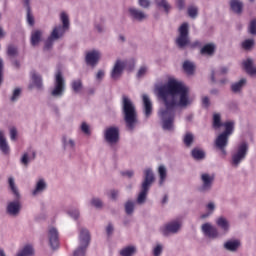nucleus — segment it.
<instances>
[{"mask_svg":"<svg viewBox=\"0 0 256 256\" xmlns=\"http://www.w3.org/2000/svg\"><path fill=\"white\" fill-rule=\"evenodd\" d=\"M158 95L164 101L165 108L160 109L158 115L165 131L173 130L175 109L189 105V89L175 79L158 88Z\"/></svg>","mask_w":256,"mask_h":256,"instance_id":"f257e3e1","label":"nucleus"},{"mask_svg":"<svg viewBox=\"0 0 256 256\" xmlns=\"http://www.w3.org/2000/svg\"><path fill=\"white\" fill-rule=\"evenodd\" d=\"M122 113L126 127L130 131H133L135 129V125H137V110L135 109L133 101L125 95L122 96Z\"/></svg>","mask_w":256,"mask_h":256,"instance_id":"f03ea898","label":"nucleus"},{"mask_svg":"<svg viewBox=\"0 0 256 256\" xmlns=\"http://www.w3.org/2000/svg\"><path fill=\"white\" fill-rule=\"evenodd\" d=\"M61 21L63 26H56L50 37L46 40L44 49H50L53 47V41H57V39H61L65 35V32L69 30V16L65 13H61Z\"/></svg>","mask_w":256,"mask_h":256,"instance_id":"7ed1b4c3","label":"nucleus"},{"mask_svg":"<svg viewBox=\"0 0 256 256\" xmlns=\"http://www.w3.org/2000/svg\"><path fill=\"white\" fill-rule=\"evenodd\" d=\"M155 181V175L153 174V170L146 169L144 171V181L142 182L141 192L138 195V203H145V199H147V194L149 193V188L153 185Z\"/></svg>","mask_w":256,"mask_h":256,"instance_id":"20e7f679","label":"nucleus"},{"mask_svg":"<svg viewBox=\"0 0 256 256\" xmlns=\"http://www.w3.org/2000/svg\"><path fill=\"white\" fill-rule=\"evenodd\" d=\"M80 246L78 249L74 251V256H85L87 251V247H89V243L91 241V234H89V230L82 228L80 230Z\"/></svg>","mask_w":256,"mask_h":256,"instance_id":"39448f33","label":"nucleus"},{"mask_svg":"<svg viewBox=\"0 0 256 256\" xmlns=\"http://www.w3.org/2000/svg\"><path fill=\"white\" fill-rule=\"evenodd\" d=\"M65 93V78L61 70H58L55 74L54 88L51 91L52 97H63Z\"/></svg>","mask_w":256,"mask_h":256,"instance_id":"423d86ee","label":"nucleus"},{"mask_svg":"<svg viewBox=\"0 0 256 256\" xmlns=\"http://www.w3.org/2000/svg\"><path fill=\"white\" fill-rule=\"evenodd\" d=\"M179 36L176 39V44L180 49H183L184 47H187L189 45V24L183 23L179 27Z\"/></svg>","mask_w":256,"mask_h":256,"instance_id":"0eeeda50","label":"nucleus"},{"mask_svg":"<svg viewBox=\"0 0 256 256\" xmlns=\"http://www.w3.org/2000/svg\"><path fill=\"white\" fill-rule=\"evenodd\" d=\"M247 151H249V146L246 142H242L237 149V152L232 155V165L237 167L245 157H247Z\"/></svg>","mask_w":256,"mask_h":256,"instance_id":"6e6552de","label":"nucleus"},{"mask_svg":"<svg viewBox=\"0 0 256 256\" xmlns=\"http://www.w3.org/2000/svg\"><path fill=\"white\" fill-rule=\"evenodd\" d=\"M104 139L107 143L115 144L119 141V128L108 127L104 132Z\"/></svg>","mask_w":256,"mask_h":256,"instance_id":"1a4fd4ad","label":"nucleus"},{"mask_svg":"<svg viewBox=\"0 0 256 256\" xmlns=\"http://www.w3.org/2000/svg\"><path fill=\"white\" fill-rule=\"evenodd\" d=\"M229 145V136H226L225 134H220L215 140V147L219 151H221L222 157H225L227 155V150L225 148Z\"/></svg>","mask_w":256,"mask_h":256,"instance_id":"9d476101","label":"nucleus"},{"mask_svg":"<svg viewBox=\"0 0 256 256\" xmlns=\"http://www.w3.org/2000/svg\"><path fill=\"white\" fill-rule=\"evenodd\" d=\"M181 229V222L179 221H173L168 224H166L163 228H161V233L167 237L169 233H177Z\"/></svg>","mask_w":256,"mask_h":256,"instance_id":"9b49d317","label":"nucleus"},{"mask_svg":"<svg viewBox=\"0 0 256 256\" xmlns=\"http://www.w3.org/2000/svg\"><path fill=\"white\" fill-rule=\"evenodd\" d=\"M125 65L127 64L124 61H121V60L116 61L111 72V77L114 80H117L119 79V77H121V75L123 74V69H125Z\"/></svg>","mask_w":256,"mask_h":256,"instance_id":"f8f14e48","label":"nucleus"},{"mask_svg":"<svg viewBox=\"0 0 256 256\" xmlns=\"http://www.w3.org/2000/svg\"><path fill=\"white\" fill-rule=\"evenodd\" d=\"M48 237L50 247H52V249H57V247H59V232H57V229L50 228L48 232Z\"/></svg>","mask_w":256,"mask_h":256,"instance_id":"ddd939ff","label":"nucleus"},{"mask_svg":"<svg viewBox=\"0 0 256 256\" xmlns=\"http://www.w3.org/2000/svg\"><path fill=\"white\" fill-rule=\"evenodd\" d=\"M101 58V54L97 50L90 51L86 54V63L87 65L95 66L99 63V59Z\"/></svg>","mask_w":256,"mask_h":256,"instance_id":"4468645a","label":"nucleus"},{"mask_svg":"<svg viewBox=\"0 0 256 256\" xmlns=\"http://www.w3.org/2000/svg\"><path fill=\"white\" fill-rule=\"evenodd\" d=\"M202 231L207 235V237H210L211 239H215L219 236V232L217 231V228L213 227L209 223H205L202 225Z\"/></svg>","mask_w":256,"mask_h":256,"instance_id":"2eb2a0df","label":"nucleus"},{"mask_svg":"<svg viewBox=\"0 0 256 256\" xmlns=\"http://www.w3.org/2000/svg\"><path fill=\"white\" fill-rule=\"evenodd\" d=\"M201 179L203 182L201 191H209V189H211V185H213V181H215V176H211L209 174H202Z\"/></svg>","mask_w":256,"mask_h":256,"instance_id":"dca6fc26","label":"nucleus"},{"mask_svg":"<svg viewBox=\"0 0 256 256\" xmlns=\"http://www.w3.org/2000/svg\"><path fill=\"white\" fill-rule=\"evenodd\" d=\"M143 104H144V113L146 117H151V113H153V104L151 103V99L146 94L142 95Z\"/></svg>","mask_w":256,"mask_h":256,"instance_id":"f3484780","label":"nucleus"},{"mask_svg":"<svg viewBox=\"0 0 256 256\" xmlns=\"http://www.w3.org/2000/svg\"><path fill=\"white\" fill-rule=\"evenodd\" d=\"M19 211H21V204L19 201L10 202L7 206V213L9 215H19Z\"/></svg>","mask_w":256,"mask_h":256,"instance_id":"a211bd4d","label":"nucleus"},{"mask_svg":"<svg viewBox=\"0 0 256 256\" xmlns=\"http://www.w3.org/2000/svg\"><path fill=\"white\" fill-rule=\"evenodd\" d=\"M243 67L248 73V75L255 76L256 75V67L253 66V60L247 59L243 62Z\"/></svg>","mask_w":256,"mask_h":256,"instance_id":"6ab92c4d","label":"nucleus"},{"mask_svg":"<svg viewBox=\"0 0 256 256\" xmlns=\"http://www.w3.org/2000/svg\"><path fill=\"white\" fill-rule=\"evenodd\" d=\"M129 13L133 19H136V21H143V19H147V15H145V13L135 8H130Z\"/></svg>","mask_w":256,"mask_h":256,"instance_id":"aec40b11","label":"nucleus"},{"mask_svg":"<svg viewBox=\"0 0 256 256\" xmlns=\"http://www.w3.org/2000/svg\"><path fill=\"white\" fill-rule=\"evenodd\" d=\"M201 55H208V57H212L215 54V46L214 44H206L200 50Z\"/></svg>","mask_w":256,"mask_h":256,"instance_id":"412c9836","label":"nucleus"},{"mask_svg":"<svg viewBox=\"0 0 256 256\" xmlns=\"http://www.w3.org/2000/svg\"><path fill=\"white\" fill-rule=\"evenodd\" d=\"M0 150L4 155L9 154V144H7V139H5V135L2 131H0Z\"/></svg>","mask_w":256,"mask_h":256,"instance_id":"4be33fe9","label":"nucleus"},{"mask_svg":"<svg viewBox=\"0 0 256 256\" xmlns=\"http://www.w3.org/2000/svg\"><path fill=\"white\" fill-rule=\"evenodd\" d=\"M43 35V33L41 32V30H35L32 32L31 34V45L33 47L39 45V42L41 41V36Z\"/></svg>","mask_w":256,"mask_h":256,"instance_id":"5701e85b","label":"nucleus"},{"mask_svg":"<svg viewBox=\"0 0 256 256\" xmlns=\"http://www.w3.org/2000/svg\"><path fill=\"white\" fill-rule=\"evenodd\" d=\"M31 79L37 89H43V80L35 71L31 72Z\"/></svg>","mask_w":256,"mask_h":256,"instance_id":"b1692460","label":"nucleus"},{"mask_svg":"<svg viewBox=\"0 0 256 256\" xmlns=\"http://www.w3.org/2000/svg\"><path fill=\"white\" fill-rule=\"evenodd\" d=\"M230 7L234 13H241L243 11V3L239 0H231Z\"/></svg>","mask_w":256,"mask_h":256,"instance_id":"393cba45","label":"nucleus"},{"mask_svg":"<svg viewBox=\"0 0 256 256\" xmlns=\"http://www.w3.org/2000/svg\"><path fill=\"white\" fill-rule=\"evenodd\" d=\"M239 245H241V243L239 242V240H234V241H228L224 244L225 249H227L228 251H237V249H239Z\"/></svg>","mask_w":256,"mask_h":256,"instance_id":"a878e982","label":"nucleus"},{"mask_svg":"<svg viewBox=\"0 0 256 256\" xmlns=\"http://www.w3.org/2000/svg\"><path fill=\"white\" fill-rule=\"evenodd\" d=\"M183 70L185 73H187V75H193V73H195V64L190 61H185L183 63Z\"/></svg>","mask_w":256,"mask_h":256,"instance_id":"bb28decb","label":"nucleus"},{"mask_svg":"<svg viewBox=\"0 0 256 256\" xmlns=\"http://www.w3.org/2000/svg\"><path fill=\"white\" fill-rule=\"evenodd\" d=\"M71 89L74 93H80L83 89V81H81V79L73 80L71 82Z\"/></svg>","mask_w":256,"mask_h":256,"instance_id":"cd10ccee","label":"nucleus"},{"mask_svg":"<svg viewBox=\"0 0 256 256\" xmlns=\"http://www.w3.org/2000/svg\"><path fill=\"white\" fill-rule=\"evenodd\" d=\"M193 159L197 161H201V159H205V152L201 149L194 148L191 152Z\"/></svg>","mask_w":256,"mask_h":256,"instance_id":"c85d7f7f","label":"nucleus"},{"mask_svg":"<svg viewBox=\"0 0 256 256\" xmlns=\"http://www.w3.org/2000/svg\"><path fill=\"white\" fill-rule=\"evenodd\" d=\"M245 83H247V80L242 78L239 82L232 84L231 89L233 93H239V90L243 88V85H245Z\"/></svg>","mask_w":256,"mask_h":256,"instance_id":"c756f323","label":"nucleus"},{"mask_svg":"<svg viewBox=\"0 0 256 256\" xmlns=\"http://www.w3.org/2000/svg\"><path fill=\"white\" fill-rule=\"evenodd\" d=\"M223 126L225 127V131L222 133V135H226V137H229V135H231L233 133L235 123L226 122L223 124Z\"/></svg>","mask_w":256,"mask_h":256,"instance_id":"7c9ffc66","label":"nucleus"},{"mask_svg":"<svg viewBox=\"0 0 256 256\" xmlns=\"http://www.w3.org/2000/svg\"><path fill=\"white\" fill-rule=\"evenodd\" d=\"M158 173L160 176V185H163L165 183V179H167V168L165 166H159Z\"/></svg>","mask_w":256,"mask_h":256,"instance_id":"2f4dec72","label":"nucleus"},{"mask_svg":"<svg viewBox=\"0 0 256 256\" xmlns=\"http://www.w3.org/2000/svg\"><path fill=\"white\" fill-rule=\"evenodd\" d=\"M45 187H47V184H45V181L43 179L39 180L32 194L37 195V193H41V191H44Z\"/></svg>","mask_w":256,"mask_h":256,"instance_id":"473e14b6","label":"nucleus"},{"mask_svg":"<svg viewBox=\"0 0 256 256\" xmlns=\"http://www.w3.org/2000/svg\"><path fill=\"white\" fill-rule=\"evenodd\" d=\"M8 183H9V187H10L12 193L15 195L16 199H19V190L15 186V180L12 177H10L8 179Z\"/></svg>","mask_w":256,"mask_h":256,"instance_id":"72a5a7b5","label":"nucleus"},{"mask_svg":"<svg viewBox=\"0 0 256 256\" xmlns=\"http://www.w3.org/2000/svg\"><path fill=\"white\" fill-rule=\"evenodd\" d=\"M136 249L135 246H128L120 251L121 256H132L134 255Z\"/></svg>","mask_w":256,"mask_h":256,"instance_id":"f704fd0d","label":"nucleus"},{"mask_svg":"<svg viewBox=\"0 0 256 256\" xmlns=\"http://www.w3.org/2000/svg\"><path fill=\"white\" fill-rule=\"evenodd\" d=\"M218 227H221L223 231H229V222L223 217L218 218L217 220Z\"/></svg>","mask_w":256,"mask_h":256,"instance_id":"c9c22d12","label":"nucleus"},{"mask_svg":"<svg viewBox=\"0 0 256 256\" xmlns=\"http://www.w3.org/2000/svg\"><path fill=\"white\" fill-rule=\"evenodd\" d=\"M194 139L195 138L193 134H191V132H187L183 139L184 145H186L187 147H190L191 145H193Z\"/></svg>","mask_w":256,"mask_h":256,"instance_id":"e433bc0d","label":"nucleus"},{"mask_svg":"<svg viewBox=\"0 0 256 256\" xmlns=\"http://www.w3.org/2000/svg\"><path fill=\"white\" fill-rule=\"evenodd\" d=\"M222 123H221V115L220 114H214L213 115V127L215 129H219V127H222Z\"/></svg>","mask_w":256,"mask_h":256,"instance_id":"4c0bfd02","label":"nucleus"},{"mask_svg":"<svg viewBox=\"0 0 256 256\" xmlns=\"http://www.w3.org/2000/svg\"><path fill=\"white\" fill-rule=\"evenodd\" d=\"M35 151L32 152V157L29 158V154L28 153H24V155L21 158V164L22 165H29V159H35Z\"/></svg>","mask_w":256,"mask_h":256,"instance_id":"58836bf2","label":"nucleus"},{"mask_svg":"<svg viewBox=\"0 0 256 256\" xmlns=\"http://www.w3.org/2000/svg\"><path fill=\"white\" fill-rule=\"evenodd\" d=\"M18 50H17V47L14 46V45H9L8 48H7V55L9 57H16V55H18Z\"/></svg>","mask_w":256,"mask_h":256,"instance_id":"ea45409f","label":"nucleus"},{"mask_svg":"<svg viewBox=\"0 0 256 256\" xmlns=\"http://www.w3.org/2000/svg\"><path fill=\"white\" fill-rule=\"evenodd\" d=\"M27 22L28 24L33 27L35 25V18L33 17V14L31 13V7H27Z\"/></svg>","mask_w":256,"mask_h":256,"instance_id":"a19ab883","label":"nucleus"},{"mask_svg":"<svg viewBox=\"0 0 256 256\" xmlns=\"http://www.w3.org/2000/svg\"><path fill=\"white\" fill-rule=\"evenodd\" d=\"M135 209V203L128 201L125 204V212L127 213V215H131V213H133Z\"/></svg>","mask_w":256,"mask_h":256,"instance_id":"79ce46f5","label":"nucleus"},{"mask_svg":"<svg viewBox=\"0 0 256 256\" xmlns=\"http://www.w3.org/2000/svg\"><path fill=\"white\" fill-rule=\"evenodd\" d=\"M198 13H199V10L197 9V7H195V6L188 7V15L192 19H195V17H197Z\"/></svg>","mask_w":256,"mask_h":256,"instance_id":"37998d69","label":"nucleus"},{"mask_svg":"<svg viewBox=\"0 0 256 256\" xmlns=\"http://www.w3.org/2000/svg\"><path fill=\"white\" fill-rule=\"evenodd\" d=\"M255 45V41L253 39H247L242 43L243 49L249 50L251 47Z\"/></svg>","mask_w":256,"mask_h":256,"instance_id":"c03bdc74","label":"nucleus"},{"mask_svg":"<svg viewBox=\"0 0 256 256\" xmlns=\"http://www.w3.org/2000/svg\"><path fill=\"white\" fill-rule=\"evenodd\" d=\"M157 5L158 7H163L166 13H169V9H171V6L167 2V0H161L160 2H157Z\"/></svg>","mask_w":256,"mask_h":256,"instance_id":"a18cd8bd","label":"nucleus"},{"mask_svg":"<svg viewBox=\"0 0 256 256\" xmlns=\"http://www.w3.org/2000/svg\"><path fill=\"white\" fill-rule=\"evenodd\" d=\"M91 205L96 207V209H101L103 207V202L99 198H93L91 201Z\"/></svg>","mask_w":256,"mask_h":256,"instance_id":"49530a36","label":"nucleus"},{"mask_svg":"<svg viewBox=\"0 0 256 256\" xmlns=\"http://www.w3.org/2000/svg\"><path fill=\"white\" fill-rule=\"evenodd\" d=\"M249 33L251 35H256V19L251 20L249 26Z\"/></svg>","mask_w":256,"mask_h":256,"instance_id":"de8ad7c7","label":"nucleus"},{"mask_svg":"<svg viewBox=\"0 0 256 256\" xmlns=\"http://www.w3.org/2000/svg\"><path fill=\"white\" fill-rule=\"evenodd\" d=\"M81 131L82 133H85V135H91V130L89 129V125L87 123L83 122L81 125Z\"/></svg>","mask_w":256,"mask_h":256,"instance_id":"09e8293b","label":"nucleus"},{"mask_svg":"<svg viewBox=\"0 0 256 256\" xmlns=\"http://www.w3.org/2000/svg\"><path fill=\"white\" fill-rule=\"evenodd\" d=\"M146 73H147V67L142 66V67H140V69L138 70L137 77H138V78H141V77H143Z\"/></svg>","mask_w":256,"mask_h":256,"instance_id":"8fccbe9b","label":"nucleus"},{"mask_svg":"<svg viewBox=\"0 0 256 256\" xmlns=\"http://www.w3.org/2000/svg\"><path fill=\"white\" fill-rule=\"evenodd\" d=\"M19 95H21V89L16 88L13 92V95L11 97V101H16L17 98L19 97Z\"/></svg>","mask_w":256,"mask_h":256,"instance_id":"3c124183","label":"nucleus"},{"mask_svg":"<svg viewBox=\"0 0 256 256\" xmlns=\"http://www.w3.org/2000/svg\"><path fill=\"white\" fill-rule=\"evenodd\" d=\"M161 253H163V247L161 245H157L154 248V256H159Z\"/></svg>","mask_w":256,"mask_h":256,"instance_id":"603ef678","label":"nucleus"},{"mask_svg":"<svg viewBox=\"0 0 256 256\" xmlns=\"http://www.w3.org/2000/svg\"><path fill=\"white\" fill-rule=\"evenodd\" d=\"M10 137H11L12 141H15V139H17V129L16 128L10 129Z\"/></svg>","mask_w":256,"mask_h":256,"instance_id":"864d4df0","label":"nucleus"},{"mask_svg":"<svg viewBox=\"0 0 256 256\" xmlns=\"http://www.w3.org/2000/svg\"><path fill=\"white\" fill-rule=\"evenodd\" d=\"M151 3L149 0H139L140 7H144V9H147Z\"/></svg>","mask_w":256,"mask_h":256,"instance_id":"5fc2aeb1","label":"nucleus"},{"mask_svg":"<svg viewBox=\"0 0 256 256\" xmlns=\"http://www.w3.org/2000/svg\"><path fill=\"white\" fill-rule=\"evenodd\" d=\"M70 217L73 219H79V210H74L72 212H69Z\"/></svg>","mask_w":256,"mask_h":256,"instance_id":"6e6d98bb","label":"nucleus"},{"mask_svg":"<svg viewBox=\"0 0 256 256\" xmlns=\"http://www.w3.org/2000/svg\"><path fill=\"white\" fill-rule=\"evenodd\" d=\"M119 196V192L117 190H111L110 192V198L115 200Z\"/></svg>","mask_w":256,"mask_h":256,"instance_id":"4d7b16f0","label":"nucleus"},{"mask_svg":"<svg viewBox=\"0 0 256 256\" xmlns=\"http://www.w3.org/2000/svg\"><path fill=\"white\" fill-rule=\"evenodd\" d=\"M3 83V60L0 59V85Z\"/></svg>","mask_w":256,"mask_h":256,"instance_id":"13d9d810","label":"nucleus"},{"mask_svg":"<svg viewBox=\"0 0 256 256\" xmlns=\"http://www.w3.org/2000/svg\"><path fill=\"white\" fill-rule=\"evenodd\" d=\"M202 105H204V107H209L210 105L209 97L205 96L202 98Z\"/></svg>","mask_w":256,"mask_h":256,"instance_id":"bf43d9fd","label":"nucleus"},{"mask_svg":"<svg viewBox=\"0 0 256 256\" xmlns=\"http://www.w3.org/2000/svg\"><path fill=\"white\" fill-rule=\"evenodd\" d=\"M106 233L108 236L113 234V224H108L106 228Z\"/></svg>","mask_w":256,"mask_h":256,"instance_id":"052dcab7","label":"nucleus"},{"mask_svg":"<svg viewBox=\"0 0 256 256\" xmlns=\"http://www.w3.org/2000/svg\"><path fill=\"white\" fill-rule=\"evenodd\" d=\"M105 77V72L103 70H99L96 74V79H103Z\"/></svg>","mask_w":256,"mask_h":256,"instance_id":"680f3d73","label":"nucleus"},{"mask_svg":"<svg viewBox=\"0 0 256 256\" xmlns=\"http://www.w3.org/2000/svg\"><path fill=\"white\" fill-rule=\"evenodd\" d=\"M177 7H178V9H183L185 7V1L184 0H178L177 1Z\"/></svg>","mask_w":256,"mask_h":256,"instance_id":"e2e57ef3","label":"nucleus"},{"mask_svg":"<svg viewBox=\"0 0 256 256\" xmlns=\"http://www.w3.org/2000/svg\"><path fill=\"white\" fill-rule=\"evenodd\" d=\"M190 47H191L192 49H195V47H201V42L195 41L194 43H192V44L190 45Z\"/></svg>","mask_w":256,"mask_h":256,"instance_id":"0e129e2a","label":"nucleus"},{"mask_svg":"<svg viewBox=\"0 0 256 256\" xmlns=\"http://www.w3.org/2000/svg\"><path fill=\"white\" fill-rule=\"evenodd\" d=\"M207 209H208L209 211H213V210L215 209V204H213V202L208 203Z\"/></svg>","mask_w":256,"mask_h":256,"instance_id":"69168bd1","label":"nucleus"},{"mask_svg":"<svg viewBox=\"0 0 256 256\" xmlns=\"http://www.w3.org/2000/svg\"><path fill=\"white\" fill-rule=\"evenodd\" d=\"M122 175H126L127 177H133V171H126V172H123Z\"/></svg>","mask_w":256,"mask_h":256,"instance_id":"338daca9","label":"nucleus"},{"mask_svg":"<svg viewBox=\"0 0 256 256\" xmlns=\"http://www.w3.org/2000/svg\"><path fill=\"white\" fill-rule=\"evenodd\" d=\"M227 71H229V69H227V67H222V68L220 69L221 75H225V74L227 73Z\"/></svg>","mask_w":256,"mask_h":256,"instance_id":"774afa93","label":"nucleus"}]
</instances>
